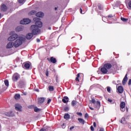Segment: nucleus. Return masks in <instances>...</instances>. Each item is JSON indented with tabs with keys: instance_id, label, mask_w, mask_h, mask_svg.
I'll return each mask as SVG.
<instances>
[{
	"instance_id": "obj_1",
	"label": "nucleus",
	"mask_w": 131,
	"mask_h": 131,
	"mask_svg": "<svg viewBox=\"0 0 131 131\" xmlns=\"http://www.w3.org/2000/svg\"><path fill=\"white\" fill-rule=\"evenodd\" d=\"M31 30H32V33L34 35H37V34L40 33V30L35 25H32L31 26Z\"/></svg>"
},
{
	"instance_id": "obj_2",
	"label": "nucleus",
	"mask_w": 131,
	"mask_h": 131,
	"mask_svg": "<svg viewBox=\"0 0 131 131\" xmlns=\"http://www.w3.org/2000/svg\"><path fill=\"white\" fill-rule=\"evenodd\" d=\"M24 40H25V38L22 37H19L18 39H17L14 43L15 48L20 47V46L23 43V41H24Z\"/></svg>"
},
{
	"instance_id": "obj_3",
	"label": "nucleus",
	"mask_w": 131,
	"mask_h": 131,
	"mask_svg": "<svg viewBox=\"0 0 131 131\" xmlns=\"http://www.w3.org/2000/svg\"><path fill=\"white\" fill-rule=\"evenodd\" d=\"M107 20L110 23H112L114 20H115V16H113L112 14L109 15L106 17H103L102 20L105 22V20Z\"/></svg>"
},
{
	"instance_id": "obj_4",
	"label": "nucleus",
	"mask_w": 131,
	"mask_h": 131,
	"mask_svg": "<svg viewBox=\"0 0 131 131\" xmlns=\"http://www.w3.org/2000/svg\"><path fill=\"white\" fill-rule=\"evenodd\" d=\"M30 22H31V20L29 18H24L23 20H20V24L27 25V24H29Z\"/></svg>"
},
{
	"instance_id": "obj_5",
	"label": "nucleus",
	"mask_w": 131,
	"mask_h": 131,
	"mask_svg": "<svg viewBox=\"0 0 131 131\" xmlns=\"http://www.w3.org/2000/svg\"><path fill=\"white\" fill-rule=\"evenodd\" d=\"M18 35L17 34H13L8 38V40H9V41H13V40L16 39Z\"/></svg>"
},
{
	"instance_id": "obj_6",
	"label": "nucleus",
	"mask_w": 131,
	"mask_h": 131,
	"mask_svg": "<svg viewBox=\"0 0 131 131\" xmlns=\"http://www.w3.org/2000/svg\"><path fill=\"white\" fill-rule=\"evenodd\" d=\"M19 78H20V75L17 73L14 74L12 77L13 81H17Z\"/></svg>"
},
{
	"instance_id": "obj_7",
	"label": "nucleus",
	"mask_w": 131,
	"mask_h": 131,
	"mask_svg": "<svg viewBox=\"0 0 131 131\" xmlns=\"http://www.w3.org/2000/svg\"><path fill=\"white\" fill-rule=\"evenodd\" d=\"M48 61H49L51 63H52L53 64H56L57 63V59L54 57H51L50 59L47 58Z\"/></svg>"
},
{
	"instance_id": "obj_8",
	"label": "nucleus",
	"mask_w": 131,
	"mask_h": 131,
	"mask_svg": "<svg viewBox=\"0 0 131 131\" xmlns=\"http://www.w3.org/2000/svg\"><path fill=\"white\" fill-rule=\"evenodd\" d=\"M1 12H7V10H8V7H7V6L5 4H3L1 6Z\"/></svg>"
},
{
	"instance_id": "obj_9",
	"label": "nucleus",
	"mask_w": 131,
	"mask_h": 131,
	"mask_svg": "<svg viewBox=\"0 0 131 131\" xmlns=\"http://www.w3.org/2000/svg\"><path fill=\"white\" fill-rule=\"evenodd\" d=\"M35 26H37L38 28H41V27H42V23L40 21H37L35 23Z\"/></svg>"
},
{
	"instance_id": "obj_10",
	"label": "nucleus",
	"mask_w": 131,
	"mask_h": 131,
	"mask_svg": "<svg viewBox=\"0 0 131 131\" xmlns=\"http://www.w3.org/2000/svg\"><path fill=\"white\" fill-rule=\"evenodd\" d=\"M14 42L10 41L7 44V49H11V48H13V47H14Z\"/></svg>"
},
{
	"instance_id": "obj_11",
	"label": "nucleus",
	"mask_w": 131,
	"mask_h": 131,
	"mask_svg": "<svg viewBox=\"0 0 131 131\" xmlns=\"http://www.w3.org/2000/svg\"><path fill=\"white\" fill-rule=\"evenodd\" d=\"M23 66L25 69H29L30 68V63L26 62L23 63Z\"/></svg>"
},
{
	"instance_id": "obj_12",
	"label": "nucleus",
	"mask_w": 131,
	"mask_h": 131,
	"mask_svg": "<svg viewBox=\"0 0 131 131\" xmlns=\"http://www.w3.org/2000/svg\"><path fill=\"white\" fill-rule=\"evenodd\" d=\"M36 17H38L39 18H42L43 16H45V14L42 12H39L36 14Z\"/></svg>"
},
{
	"instance_id": "obj_13",
	"label": "nucleus",
	"mask_w": 131,
	"mask_h": 131,
	"mask_svg": "<svg viewBox=\"0 0 131 131\" xmlns=\"http://www.w3.org/2000/svg\"><path fill=\"white\" fill-rule=\"evenodd\" d=\"M101 72L103 74H106L107 72H108V70L106 69L104 66H103V67L101 69Z\"/></svg>"
},
{
	"instance_id": "obj_14",
	"label": "nucleus",
	"mask_w": 131,
	"mask_h": 131,
	"mask_svg": "<svg viewBox=\"0 0 131 131\" xmlns=\"http://www.w3.org/2000/svg\"><path fill=\"white\" fill-rule=\"evenodd\" d=\"M101 103L100 101H97L95 104H94V106L96 109L99 110L100 108V106Z\"/></svg>"
},
{
	"instance_id": "obj_15",
	"label": "nucleus",
	"mask_w": 131,
	"mask_h": 131,
	"mask_svg": "<svg viewBox=\"0 0 131 131\" xmlns=\"http://www.w3.org/2000/svg\"><path fill=\"white\" fill-rule=\"evenodd\" d=\"M126 81H127V74H126L122 80V84L123 85H125V83H126Z\"/></svg>"
},
{
	"instance_id": "obj_16",
	"label": "nucleus",
	"mask_w": 131,
	"mask_h": 131,
	"mask_svg": "<svg viewBox=\"0 0 131 131\" xmlns=\"http://www.w3.org/2000/svg\"><path fill=\"white\" fill-rule=\"evenodd\" d=\"M33 33H28V34H27L26 35V38L27 39H31L32 38V37H33Z\"/></svg>"
},
{
	"instance_id": "obj_17",
	"label": "nucleus",
	"mask_w": 131,
	"mask_h": 131,
	"mask_svg": "<svg viewBox=\"0 0 131 131\" xmlns=\"http://www.w3.org/2000/svg\"><path fill=\"white\" fill-rule=\"evenodd\" d=\"M103 67H104V68L106 69L107 70L108 69H110L112 67V65L110 63H106L105 64Z\"/></svg>"
},
{
	"instance_id": "obj_18",
	"label": "nucleus",
	"mask_w": 131,
	"mask_h": 131,
	"mask_svg": "<svg viewBox=\"0 0 131 131\" xmlns=\"http://www.w3.org/2000/svg\"><path fill=\"white\" fill-rule=\"evenodd\" d=\"M45 102V98L43 97H41L40 98H38V103L39 104V105L42 104Z\"/></svg>"
},
{
	"instance_id": "obj_19",
	"label": "nucleus",
	"mask_w": 131,
	"mask_h": 131,
	"mask_svg": "<svg viewBox=\"0 0 131 131\" xmlns=\"http://www.w3.org/2000/svg\"><path fill=\"white\" fill-rule=\"evenodd\" d=\"M118 91L119 94H122V93H123V87L119 86L118 88Z\"/></svg>"
},
{
	"instance_id": "obj_20",
	"label": "nucleus",
	"mask_w": 131,
	"mask_h": 131,
	"mask_svg": "<svg viewBox=\"0 0 131 131\" xmlns=\"http://www.w3.org/2000/svg\"><path fill=\"white\" fill-rule=\"evenodd\" d=\"M21 108H22V106H21V105L19 104H16L15 105V109L17 111H20Z\"/></svg>"
},
{
	"instance_id": "obj_21",
	"label": "nucleus",
	"mask_w": 131,
	"mask_h": 131,
	"mask_svg": "<svg viewBox=\"0 0 131 131\" xmlns=\"http://www.w3.org/2000/svg\"><path fill=\"white\" fill-rule=\"evenodd\" d=\"M5 115H6V116H8L9 117H13V116H14V114H13L12 112L6 113Z\"/></svg>"
},
{
	"instance_id": "obj_22",
	"label": "nucleus",
	"mask_w": 131,
	"mask_h": 131,
	"mask_svg": "<svg viewBox=\"0 0 131 131\" xmlns=\"http://www.w3.org/2000/svg\"><path fill=\"white\" fill-rule=\"evenodd\" d=\"M64 118V119H66V120H68V119H70V115H69V114H65Z\"/></svg>"
},
{
	"instance_id": "obj_23",
	"label": "nucleus",
	"mask_w": 131,
	"mask_h": 131,
	"mask_svg": "<svg viewBox=\"0 0 131 131\" xmlns=\"http://www.w3.org/2000/svg\"><path fill=\"white\" fill-rule=\"evenodd\" d=\"M23 30V28L21 26H18L16 28V31L19 32V31H22Z\"/></svg>"
},
{
	"instance_id": "obj_24",
	"label": "nucleus",
	"mask_w": 131,
	"mask_h": 131,
	"mask_svg": "<svg viewBox=\"0 0 131 131\" xmlns=\"http://www.w3.org/2000/svg\"><path fill=\"white\" fill-rule=\"evenodd\" d=\"M126 5H128L129 8H131V0H125Z\"/></svg>"
},
{
	"instance_id": "obj_25",
	"label": "nucleus",
	"mask_w": 131,
	"mask_h": 131,
	"mask_svg": "<svg viewBox=\"0 0 131 131\" xmlns=\"http://www.w3.org/2000/svg\"><path fill=\"white\" fill-rule=\"evenodd\" d=\"M120 108H125V102L122 101L120 104Z\"/></svg>"
},
{
	"instance_id": "obj_26",
	"label": "nucleus",
	"mask_w": 131,
	"mask_h": 131,
	"mask_svg": "<svg viewBox=\"0 0 131 131\" xmlns=\"http://www.w3.org/2000/svg\"><path fill=\"white\" fill-rule=\"evenodd\" d=\"M78 120L80 123H81V124H84L85 121L82 118H78Z\"/></svg>"
},
{
	"instance_id": "obj_27",
	"label": "nucleus",
	"mask_w": 131,
	"mask_h": 131,
	"mask_svg": "<svg viewBox=\"0 0 131 131\" xmlns=\"http://www.w3.org/2000/svg\"><path fill=\"white\" fill-rule=\"evenodd\" d=\"M77 101H75V100H73L72 102V106H75L76 105H77Z\"/></svg>"
},
{
	"instance_id": "obj_28",
	"label": "nucleus",
	"mask_w": 131,
	"mask_h": 131,
	"mask_svg": "<svg viewBox=\"0 0 131 131\" xmlns=\"http://www.w3.org/2000/svg\"><path fill=\"white\" fill-rule=\"evenodd\" d=\"M121 123H122V124H124V123H125V118H122V119L121 120Z\"/></svg>"
},
{
	"instance_id": "obj_29",
	"label": "nucleus",
	"mask_w": 131,
	"mask_h": 131,
	"mask_svg": "<svg viewBox=\"0 0 131 131\" xmlns=\"http://www.w3.org/2000/svg\"><path fill=\"white\" fill-rule=\"evenodd\" d=\"M49 90L50 92H53L54 91V86H49Z\"/></svg>"
},
{
	"instance_id": "obj_30",
	"label": "nucleus",
	"mask_w": 131,
	"mask_h": 131,
	"mask_svg": "<svg viewBox=\"0 0 131 131\" xmlns=\"http://www.w3.org/2000/svg\"><path fill=\"white\" fill-rule=\"evenodd\" d=\"M14 98L16 100H18L20 98V94H16Z\"/></svg>"
},
{
	"instance_id": "obj_31",
	"label": "nucleus",
	"mask_w": 131,
	"mask_h": 131,
	"mask_svg": "<svg viewBox=\"0 0 131 131\" xmlns=\"http://www.w3.org/2000/svg\"><path fill=\"white\" fill-rule=\"evenodd\" d=\"M80 76V75L79 73L77 75V77L76 78V81H79V78Z\"/></svg>"
},
{
	"instance_id": "obj_32",
	"label": "nucleus",
	"mask_w": 131,
	"mask_h": 131,
	"mask_svg": "<svg viewBox=\"0 0 131 131\" xmlns=\"http://www.w3.org/2000/svg\"><path fill=\"white\" fill-rule=\"evenodd\" d=\"M5 84L6 86H9V81L8 80H5L4 81Z\"/></svg>"
},
{
	"instance_id": "obj_33",
	"label": "nucleus",
	"mask_w": 131,
	"mask_h": 131,
	"mask_svg": "<svg viewBox=\"0 0 131 131\" xmlns=\"http://www.w3.org/2000/svg\"><path fill=\"white\" fill-rule=\"evenodd\" d=\"M98 9H99V10H103V6H102V5L99 4L98 5Z\"/></svg>"
},
{
	"instance_id": "obj_34",
	"label": "nucleus",
	"mask_w": 131,
	"mask_h": 131,
	"mask_svg": "<svg viewBox=\"0 0 131 131\" xmlns=\"http://www.w3.org/2000/svg\"><path fill=\"white\" fill-rule=\"evenodd\" d=\"M121 20L122 21H123V22H126V21H127V20H128V19L127 18H125L124 17H121Z\"/></svg>"
},
{
	"instance_id": "obj_35",
	"label": "nucleus",
	"mask_w": 131,
	"mask_h": 131,
	"mask_svg": "<svg viewBox=\"0 0 131 131\" xmlns=\"http://www.w3.org/2000/svg\"><path fill=\"white\" fill-rule=\"evenodd\" d=\"M34 111H35V112H38L39 111H40V110H39V108L35 107L34 108Z\"/></svg>"
},
{
	"instance_id": "obj_36",
	"label": "nucleus",
	"mask_w": 131,
	"mask_h": 131,
	"mask_svg": "<svg viewBox=\"0 0 131 131\" xmlns=\"http://www.w3.org/2000/svg\"><path fill=\"white\" fill-rule=\"evenodd\" d=\"M106 90H107V91L108 92V93H111V88L109 87V86H107L106 88Z\"/></svg>"
},
{
	"instance_id": "obj_37",
	"label": "nucleus",
	"mask_w": 131,
	"mask_h": 131,
	"mask_svg": "<svg viewBox=\"0 0 131 131\" xmlns=\"http://www.w3.org/2000/svg\"><path fill=\"white\" fill-rule=\"evenodd\" d=\"M36 11L34 10H32L30 12V14H31V15H34V14H36Z\"/></svg>"
},
{
	"instance_id": "obj_38",
	"label": "nucleus",
	"mask_w": 131,
	"mask_h": 131,
	"mask_svg": "<svg viewBox=\"0 0 131 131\" xmlns=\"http://www.w3.org/2000/svg\"><path fill=\"white\" fill-rule=\"evenodd\" d=\"M64 111H65V112H68V111H69V107H64Z\"/></svg>"
},
{
	"instance_id": "obj_39",
	"label": "nucleus",
	"mask_w": 131,
	"mask_h": 131,
	"mask_svg": "<svg viewBox=\"0 0 131 131\" xmlns=\"http://www.w3.org/2000/svg\"><path fill=\"white\" fill-rule=\"evenodd\" d=\"M19 4H23L25 2V0H18Z\"/></svg>"
},
{
	"instance_id": "obj_40",
	"label": "nucleus",
	"mask_w": 131,
	"mask_h": 131,
	"mask_svg": "<svg viewBox=\"0 0 131 131\" xmlns=\"http://www.w3.org/2000/svg\"><path fill=\"white\" fill-rule=\"evenodd\" d=\"M62 101L63 103H68V102H69V101L66 100L65 98H63Z\"/></svg>"
},
{
	"instance_id": "obj_41",
	"label": "nucleus",
	"mask_w": 131,
	"mask_h": 131,
	"mask_svg": "<svg viewBox=\"0 0 131 131\" xmlns=\"http://www.w3.org/2000/svg\"><path fill=\"white\" fill-rule=\"evenodd\" d=\"M91 102L93 103V104H96V100L94 98L92 99Z\"/></svg>"
},
{
	"instance_id": "obj_42",
	"label": "nucleus",
	"mask_w": 131,
	"mask_h": 131,
	"mask_svg": "<svg viewBox=\"0 0 131 131\" xmlns=\"http://www.w3.org/2000/svg\"><path fill=\"white\" fill-rule=\"evenodd\" d=\"M120 110L122 112H124L125 111V107H120Z\"/></svg>"
},
{
	"instance_id": "obj_43",
	"label": "nucleus",
	"mask_w": 131,
	"mask_h": 131,
	"mask_svg": "<svg viewBox=\"0 0 131 131\" xmlns=\"http://www.w3.org/2000/svg\"><path fill=\"white\" fill-rule=\"evenodd\" d=\"M107 101H108V102H110V103H112V102H113V100L110 98H108Z\"/></svg>"
},
{
	"instance_id": "obj_44",
	"label": "nucleus",
	"mask_w": 131,
	"mask_h": 131,
	"mask_svg": "<svg viewBox=\"0 0 131 131\" xmlns=\"http://www.w3.org/2000/svg\"><path fill=\"white\" fill-rule=\"evenodd\" d=\"M77 115H79V116H82V113L78 112L77 113Z\"/></svg>"
},
{
	"instance_id": "obj_45",
	"label": "nucleus",
	"mask_w": 131,
	"mask_h": 131,
	"mask_svg": "<svg viewBox=\"0 0 131 131\" xmlns=\"http://www.w3.org/2000/svg\"><path fill=\"white\" fill-rule=\"evenodd\" d=\"M47 130H48V129H47L45 128H41V129L40 130V131H47Z\"/></svg>"
},
{
	"instance_id": "obj_46",
	"label": "nucleus",
	"mask_w": 131,
	"mask_h": 131,
	"mask_svg": "<svg viewBox=\"0 0 131 131\" xmlns=\"http://www.w3.org/2000/svg\"><path fill=\"white\" fill-rule=\"evenodd\" d=\"M85 118H89V114H88V113H86L85 114Z\"/></svg>"
},
{
	"instance_id": "obj_47",
	"label": "nucleus",
	"mask_w": 131,
	"mask_h": 131,
	"mask_svg": "<svg viewBox=\"0 0 131 131\" xmlns=\"http://www.w3.org/2000/svg\"><path fill=\"white\" fill-rule=\"evenodd\" d=\"M90 128H91V130H92V131L95 130V128H94V126H91Z\"/></svg>"
},
{
	"instance_id": "obj_48",
	"label": "nucleus",
	"mask_w": 131,
	"mask_h": 131,
	"mask_svg": "<svg viewBox=\"0 0 131 131\" xmlns=\"http://www.w3.org/2000/svg\"><path fill=\"white\" fill-rule=\"evenodd\" d=\"M128 84V85H131V79H129Z\"/></svg>"
},
{
	"instance_id": "obj_49",
	"label": "nucleus",
	"mask_w": 131,
	"mask_h": 131,
	"mask_svg": "<svg viewBox=\"0 0 131 131\" xmlns=\"http://www.w3.org/2000/svg\"><path fill=\"white\" fill-rule=\"evenodd\" d=\"M46 76H49V71H46Z\"/></svg>"
},
{
	"instance_id": "obj_50",
	"label": "nucleus",
	"mask_w": 131,
	"mask_h": 131,
	"mask_svg": "<svg viewBox=\"0 0 131 131\" xmlns=\"http://www.w3.org/2000/svg\"><path fill=\"white\" fill-rule=\"evenodd\" d=\"M63 98L65 99L66 100H67V101H68V99H69L68 97H67V96H64V97H63Z\"/></svg>"
},
{
	"instance_id": "obj_51",
	"label": "nucleus",
	"mask_w": 131,
	"mask_h": 131,
	"mask_svg": "<svg viewBox=\"0 0 131 131\" xmlns=\"http://www.w3.org/2000/svg\"><path fill=\"white\" fill-rule=\"evenodd\" d=\"M73 128H74V126L71 127L70 128V130H72V129H73Z\"/></svg>"
},
{
	"instance_id": "obj_52",
	"label": "nucleus",
	"mask_w": 131,
	"mask_h": 131,
	"mask_svg": "<svg viewBox=\"0 0 131 131\" xmlns=\"http://www.w3.org/2000/svg\"><path fill=\"white\" fill-rule=\"evenodd\" d=\"M51 101H52V100L51 99H49L48 100V104H50V103H51Z\"/></svg>"
},
{
	"instance_id": "obj_53",
	"label": "nucleus",
	"mask_w": 131,
	"mask_h": 131,
	"mask_svg": "<svg viewBox=\"0 0 131 131\" xmlns=\"http://www.w3.org/2000/svg\"><path fill=\"white\" fill-rule=\"evenodd\" d=\"M36 40H37V42H40V39H39V38H37V39H36Z\"/></svg>"
},
{
	"instance_id": "obj_54",
	"label": "nucleus",
	"mask_w": 131,
	"mask_h": 131,
	"mask_svg": "<svg viewBox=\"0 0 131 131\" xmlns=\"http://www.w3.org/2000/svg\"><path fill=\"white\" fill-rule=\"evenodd\" d=\"M93 125H94V127H96V122H94Z\"/></svg>"
},
{
	"instance_id": "obj_55",
	"label": "nucleus",
	"mask_w": 131,
	"mask_h": 131,
	"mask_svg": "<svg viewBox=\"0 0 131 131\" xmlns=\"http://www.w3.org/2000/svg\"><path fill=\"white\" fill-rule=\"evenodd\" d=\"M128 127H129V128H131V124H129L128 125Z\"/></svg>"
},
{
	"instance_id": "obj_56",
	"label": "nucleus",
	"mask_w": 131,
	"mask_h": 131,
	"mask_svg": "<svg viewBox=\"0 0 131 131\" xmlns=\"http://www.w3.org/2000/svg\"><path fill=\"white\" fill-rule=\"evenodd\" d=\"M35 91L37 92L38 93V92H39V90H38V89H37L35 90Z\"/></svg>"
},
{
	"instance_id": "obj_57",
	"label": "nucleus",
	"mask_w": 131,
	"mask_h": 131,
	"mask_svg": "<svg viewBox=\"0 0 131 131\" xmlns=\"http://www.w3.org/2000/svg\"><path fill=\"white\" fill-rule=\"evenodd\" d=\"M99 131H104V128H101L99 129Z\"/></svg>"
},
{
	"instance_id": "obj_58",
	"label": "nucleus",
	"mask_w": 131,
	"mask_h": 131,
	"mask_svg": "<svg viewBox=\"0 0 131 131\" xmlns=\"http://www.w3.org/2000/svg\"><path fill=\"white\" fill-rule=\"evenodd\" d=\"M39 18L38 17H35L34 18V20H38Z\"/></svg>"
},
{
	"instance_id": "obj_59",
	"label": "nucleus",
	"mask_w": 131,
	"mask_h": 131,
	"mask_svg": "<svg viewBox=\"0 0 131 131\" xmlns=\"http://www.w3.org/2000/svg\"><path fill=\"white\" fill-rule=\"evenodd\" d=\"M80 12L81 14H82V9L80 8Z\"/></svg>"
},
{
	"instance_id": "obj_60",
	"label": "nucleus",
	"mask_w": 131,
	"mask_h": 131,
	"mask_svg": "<svg viewBox=\"0 0 131 131\" xmlns=\"http://www.w3.org/2000/svg\"><path fill=\"white\" fill-rule=\"evenodd\" d=\"M113 83L114 84H116V81H113Z\"/></svg>"
},
{
	"instance_id": "obj_61",
	"label": "nucleus",
	"mask_w": 131,
	"mask_h": 131,
	"mask_svg": "<svg viewBox=\"0 0 131 131\" xmlns=\"http://www.w3.org/2000/svg\"><path fill=\"white\" fill-rule=\"evenodd\" d=\"M90 109H91V110H94V108L92 107H90Z\"/></svg>"
},
{
	"instance_id": "obj_62",
	"label": "nucleus",
	"mask_w": 131,
	"mask_h": 131,
	"mask_svg": "<svg viewBox=\"0 0 131 131\" xmlns=\"http://www.w3.org/2000/svg\"><path fill=\"white\" fill-rule=\"evenodd\" d=\"M126 110L127 112H128V108H127V107H126Z\"/></svg>"
},
{
	"instance_id": "obj_63",
	"label": "nucleus",
	"mask_w": 131,
	"mask_h": 131,
	"mask_svg": "<svg viewBox=\"0 0 131 131\" xmlns=\"http://www.w3.org/2000/svg\"><path fill=\"white\" fill-rule=\"evenodd\" d=\"M112 73H113V74H115L116 72H112Z\"/></svg>"
},
{
	"instance_id": "obj_64",
	"label": "nucleus",
	"mask_w": 131,
	"mask_h": 131,
	"mask_svg": "<svg viewBox=\"0 0 131 131\" xmlns=\"http://www.w3.org/2000/svg\"><path fill=\"white\" fill-rule=\"evenodd\" d=\"M48 29H49V30H51V29H52V28L49 27V28H48Z\"/></svg>"
}]
</instances>
